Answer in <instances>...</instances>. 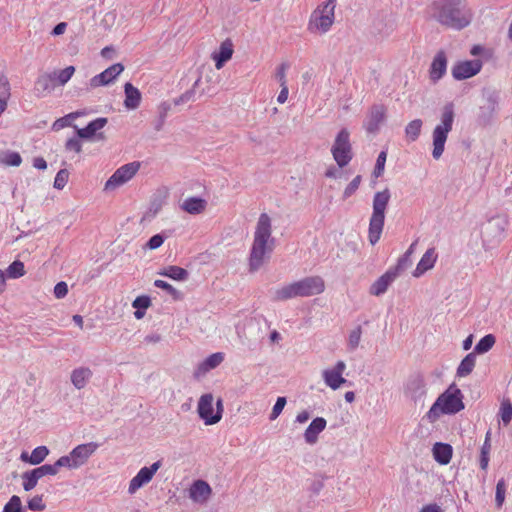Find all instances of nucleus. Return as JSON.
<instances>
[{
  "label": "nucleus",
  "instance_id": "nucleus-22",
  "mask_svg": "<svg viewBox=\"0 0 512 512\" xmlns=\"http://www.w3.org/2000/svg\"><path fill=\"white\" fill-rule=\"evenodd\" d=\"M224 360V354L221 352L213 353L205 358L195 369L194 376L199 378L209 372L210 370L218 367Z\"/></svg>",
  "mask_w": 512,
  "mask_h": 512
},
{
  "label": "nucleus",
  "instance_id": "nucleus-48",
  "mask_svg": "<svg viewBox=\"0 0 512 512\" xmlns=\"http://www.w3.org/2000/svg\"><path fill=\"white\" fill-rule=\"evenodd\" d=\"M505 492H506V483L505 480L502 478L497 482L496 485V495H495V502L497 507H501L505 500Z\"/></svg>",
  "mask_w": 512,
  "mask_h": 512
},
{
  "label": "nucleus",
  "instance_id": "nucleus-34",
  "mask_svg": "<svg viewBox=\"0 0 512 512\" xmlns=\"http://www.w3.org/2000/svg\"><path fill=\"white\" fill-rule=\"evenodd\" d=\"M496 342V338L493 334H487L482 337L479 342L475 345L473 353L484 354L492 349Z\"/></svg>",
  "mask_w": 512,
  "mask_h": 512
},
{
  "label": "nucleus",
  "instance_id": "nucleus-6",
  "mask_svg": "<svg viewBox=\"0 0 512 512\" xmlns=\"http://www.w3.org/2000/svg\"><path fill=\"white\" fill-rule=\"evenodd\" d=\"M454 122V107L452 103H448L443 107L441 114V123L438 124L433 130V151L432 156L434 159H439L445 147V142L448 133L452 130Z\"/></svg>",
  "mask_w": 512,
  "mask_h": 512
},
{
  "label": "nucleus",
  "instance_id": "nucleus-3",
  "mask_svg": "<svg viewBox=\"0 0 512 512\" xmlns=\"http://www.w3.org/2000/svg\"><path fill=\"white\" fill-rule=\"evenodd\" d=\"M464 409L463 395L454 384L438 396L426 413L430 423L437 421L441 415H453Z\"/></svg>",
  "mask_w": 512,
  "mask_h": 512
},
{
  "label": "nucleus",
  "instance_id": "nucleus-63",
  "mask_svg": "<svg viewBox=\"0 0 512 512\" xmlns=\"http://www.w3.org/2000/svg\"><path fill=\"white\" fill-rule=\"evenodd\" d=\"M288 87L287 85H284V86H281V91L277 97V101L280 103V104H283L287 101V98H288Z\"/></svg>",
  "mask_w": 512,
  "mask_h": 512
},
{
  "label": "nucleus",
  "instance_id": "nucleus-58",
  "mask_svg": "<svg viewBox=\"0 0 512 512\" xmlns=\"http://www.w3.org/2000/svg\"><path fill=\"white\" fill-rule=\"evenodd\" d=\"M288 65L283 63L281 64L276 71L275 77L280 82V86L286 85V70Z\"/></svg>",
  "mask_w": 512,
  "mask_h": 512
},
{
  "label": "nucleus",
  "instance_id": "nucleus-30",
  "mask_svg": "<svg viewBox=\"0 0 512 512\" xmlns=\"http://www.w3.org/2000/svg\"><path fill=\"white\" fill-rule=\"evenodd\" d=\"M56 87L55 76L52 73H45L40 75L34 86V90L38 95L49 93Z\"/></svg>",
  "mask_w": 512,
  "mask_h": 512
},
{
  "label": "nucleus",
  "instance_id": "nucleus-35",
  "mask_svg": "<svg viewBox=\"0 0 512 512\" xmlns=\"http://www.w3.org/2000/svg\"><path fill=\"white\" fill-rule=\"evenodd\" d=\"M22 163V157L18 152L7 151L0 156V164L4 166L18 167Z\"/></svg>",
  "mask_w": 512,
  "mask_h": 512
},
{
  "label": "nucleus",
  "instance_id": "nucleus-59",
  "mask_svg": "<svg viewBox=\"0 0 512 512\" xmlns=\"http://www.w3.org/2000/svg\"><path fill=\"white\" fill-rule=\"evenodd\" d=\"M170 109H171L170 103L162 102L158 106L159 118L165 120Z\"/></svg>",
  "mask_w": 512,
  "mask_h": 512
},
{
  "label": "nucleus",
  "instance_id": "nucleus-24",
  "mask_svg": "<svg viewBox=\"0 0 512 512\" xmlns=\"http://www.w3.org/2000/svg\"><path fill=\"white\" fill-rule=\"evenodd\" d=\"M437 257L435 248H429L418 262L416 269L413 271V276L418 278L426 271L432 269L436 263Z\"/></svg>",
  "mask_w": 512,
  "mask_h": 512
},
{
  "label": "nucleus",
  "instance_id": "nucleus-12",
  "mask_svg": "<svg viewBox=\"0 0 512 512\" xmlns=\"http://www.w3.org/2000/svg\"><path fill=\"white\" fill-rule=\"evenodd\" d=\"M161 466L162 462L158 460L149 467L141 468L129 482V494L136 493V491H138L142 486L148 484Z\"/></svg>",
  "mask_w": 512,
  "mask_h": 512
},
{
  "label": "nucleus",
  "instance_id": "nucleus-4",
  "mask_svg": "<svg viewBox=\"0 0 512 512\" xmlns=\"http://www.w3.org/2000/svg\"><path fill=\"white\" fill-rule=\"evenodd\" d=\"M473 19V12L460 0H449L439 9L437 20L442 25L461 30L467 27Z\"/></svg>",
  "mask_w": 512,
  "mask_h": 512
},
{
  "label": "nucleus",
  "instance_id": "nucleus-25",
  "mask_svg": "<svg viewBox=\"0 0 512 512\" xmlns=\"http://www.w3.org/2000/svg\"><path fill=\"white\" fill-rule=\"evenodd\" d=\"M233 55V43L230 39L223 41L219 47V51L212 54V59L215 61V67L221 69L225 62L230 60Z\"/></svg>",
  "mask_w": 512,
  "mask_h": 512
},
{
  "label": "nucleus",
  "instance_id": "nucleus-31",
  "mask_svg": "<svg viewBox=\"0 0 512 512\" xmlns=\"http://www.w3.org/2000/svg\"><path fill=\"white\" fill-rule=\"evenodd\" d=\"M48 454L49 450L46 446H38L33 449L31 454L22 452L20 459L24 462L30 463L31 465H38L45 460Z\"/></svg>",
  "mask_w": 512,
  "mask_h": 512
},
{
  "label": "nucleus",
  "instance_id": "nucleus-9",
  "mask_svg": "<svg viewBox=\"0 0 512 512\" xmlns=\"http://www.w3.org/2000/svg\"><path fill=\"white\" fill-rule=\"evenodd\" d=\"M333 159L340 168L347 166L353 158L352 144L350 142V132L342 128L335 137L331 147Z\"/></svg>",
  "mask_w": 512,
  "mask_h": 512
},
{
  "label": "nucleus",
  "instance_id": "nucleus-21",
  "mask_svg": "<svg viewBox=\"0 0 512 512\" xmlns=\"http://www.w3.org/2000/svg\"><path fill=\"white\" fill-rule=\"evenodd\" d=\"M447 57L443 50L438 51L430 66V78L436 82L446 73Z\"/></svg>",
  "mask_w": 512,
  "mask_h": 512
},
{
  "label": "nucleus",
  "instance_id": "nucleus-2",
  "mask_svg": "<svg viewBox=\"0 0 512 512\" xmlns=\"http://www.w3.org/2000/svg\"><path fill=\"white\" fill-rule=\"evenodd\" d=\"M324 290L325 281L321 276H308L274 290L273 300L280 302L298 297H312L323 293Z\"/></svg>",
  "mask_w": 512,
  "mask_h": 512
},
{
  "label": "nucleus",
  "instance_id": "nucleus-64",
  "mask_svg": "<svg viewBox=\"0 0 512 512\" xmlns=\"http://www.w3.org/2000/svg\"><path fill=\"white\" fill-rule=\"evenodd\" d=\"M310 414L308 411L304 410L297 414L296 416V422L298 423H305L309 420Z\"/></svg>",
  "mask_w": 512,
  "mask_h": 512
},
{
  "label": "nucleus",
  "instance_id": "nucleus-60",
  "mask_svg": "<svg viewBox=\"0 0 512 512\" xmlns=\"http://www.w3.org/2000/svg\"><path fill=\"white\" fill-rule=\"evenodd\" d=\"M66 29H67V23L60 22L53 28V30L51 31V35L60 36L65 33Z\"/></svg>",
  "mask_w": 512,
  "mask_h": 512
},
{
  "label": "nucleus",
  "instance_id": "nucleus-44",
  "mask_svg": "<svg viewBox=\"0 0 512 512\" xmlns=\"http://www.w3.org/2000/svg\"><path fill=\"white\" fill-rule=\"evenodd\" d=\"M25 274L24 264L21 261L12 262L7 268V275L9 278H19Z\"/></svg>",
  "mask_w": 512,
  "mask_h": 512
},
{
  "label": "nucleus",
  "instance_id": "nucleus-38",
  "mask_svg": "<svg viewBox=\"0 0 512 512\" xmlns=\"http://www.w3.org/2000/svg\"><path fill=\"white\" fill-rule=\"evenodd\" d=\"M499 416L505 426H507L512 420V403L508 398H504L501 401Z\"/></svg>",
  "mask_w": 512,
  "mask_h": 512
},
{
  "label": "nucleus",
  "instance_id": "nucleus-46",
  "mask_svg": "<svg viewBox=\"0 0 512 512\" xmlns=\"http://www.w3.org/2000/svg\"><path fill=\"white\" fill-rule=\"evenodd\" d=\"M3 512H23L22 502L19 496L13 495L5 504Z\"/></svg>",
  "mask_w": 512,
  "mask_h": 512
},
{
  "label": "nucleus",
  "instance_id": "nucleus-49",
  "mask_svg": "<svg viewBox=\"0 0 512 512\" xmlns=\"http://www.w3.org/2000/svg\"><path fill=\"white\" fill-rule=\"evenodd\" d=\"M68 178H69V172L66 169L59 170L54 179V184H53L54 188H56L58 190L63 189L68 182Z\"/></svg>",
  "mask_w": 512,
  "mask_h": 512
},
{
  "label": "nucleus",
  "instance_id": "nucleus-14",
  "mask_svg": "<svg viewBox=\"0 0 512 512\" xmlns=\"http://www.w3.org/2000/svg\"><path fill=\"white\" fill-rule=\"evenodd\" d=\"M481 68L480 60H466L453 66L452 75L457 80H464L478 74Z\"/></svg>",
  "mask_w": 512,
  "mask_h": 512
},
{
  "label": "nucleus",
  "instance_id": "nucleus-15",
  "mask_svg": "<svg viewBox=\"0 0 512 512\" xmlns=\"http://www.w3.org/2000/svg\"><path fill=\"white\" fill-rule=\"evenodd\" d=\"M124 70V66L121 63L113 64L112 66L105 69L100 74L92 77L89 81L90 88H97L100 86H106L112 83L118 75Z\"/></svg>",
  "mask_w": 512,
  "mask_h": 512
},
{
  "label": "nucleus",
  "instance_id": "nucleus-61",
  "mask_svg": "<svg viewBox=\"0 0 512 512\" xmlns=\"http://www.w3.org/2000/svg\"><path fill=\"white\" fill-rule=\"evenodd\" d=\"M420 512H443V510L441 509V507L438 504L433 503V504L424 505L420 509Z\"/></svg>",
  "mask_w": 512,
  "mask_h": 512
},
{
  "label": "nucleus",
  "instance_id": "nucleus-7",
  "mask_svg": "<svg viewBox=\"0 0 512 512\" xmlns=\"http://www.w3.org/2000/svg\"><path fill=\"white\" fill-rule=\"evenodd\" d=\"M336 0H327L311 14L308 30L315 34H324L330 30L335 18Z\"/></svg>",
  "mask_w": 512,
  "mask_h": 512
},
{
  "label": "nucleus",
  "instance_id": "nucleus-54",
  "mask_svg": "<svg viewBox=\"0 0 512 512\" xmlns=\"http://www.w3.org/2000/svg\"><path fill=\"white\" fill-rule=\"evenodd\" d=\"M387 154L385 151L380 152V154L377 157L376 165L373 171L374 176L380 177L384 171L385 162H386Z\"/></svg>",
  "mask_w": 512,
  "mask_h": 512
},
{
  "label": "nucleus",
  "instance_id": "nucleus-28",
  "mask_svg": "<svg viewBox=\"0 0 512 512\" xmlns=\"http://www.w3.org/2000/svg\"><path fill=\"white\" fill-rule=\"evenodd\" d=\"M124 93V106L129 110H134L138 108L142 99L141 92L139 91V89L128 82L124 85Z\"/></svg>",
  "mask_w": 512,
  "mask_h": 512
},
{
  "label": "nucleus",
  "instance_id": "nucleus-41",
  "mask_svg": "<svg viewBox=\"0 0 512 512\" xmlns=\"http://www.w3.org/2000/svg\"><path fill=\"white\" fill-rule=\"evenodd\" d=\"M362 336V328L360 325L355 327L353 330L350 331L349 337H348V349L350 351H354L359 346L360 340Z\"/></svg>",
  "mask_w": 512,
  "mask_h": 512
},
{
  "label": "nucleus",
  "instance_id": "nucleus-36",
  "mask_svg": "<svg viewBox=\"0 0 512 512\" xmlns=\"http://www.w3.org/2000/svg\"><path fill=\"white\" fill-rule=\"evenodd\" d=\"M422 128V120L415 119L405 127V135L410 141H415L419 137Z\"/></svg>",
  "mask_w": 512,
  "mask_h": 512
},
{
  "label": "nucleus",
  "instance_id": "nucleus-10",
  "mask_svg": "<svg viewBox=\"0 0 512 512\" xmlns=\"http://www.w3.org/2000/svg\"><path fill=\"white\" fill-rule=\"evenodd\" d=\"M404 396L415 404L424 402L427 393L426 377L421 372L409 375L403 387Z\"/></svg>",
  "mask_w": 512,
  "mask_h": 512
},
{
  "label": "nucleus",
  "instance_id": "nucleus-62",
  "mask_svg": "<svg viewBox=\"0 0 512 512\" xmlns=\"http://www.w3.org/2000/svg\"><path fill=\"white\" fill-rule=\"evenodd\" d=\"M33 166L39 170H45L47 168V162L42 157H36L33 160Z\"/></svg>",
  "mask_w": 512,
  "mask_h": 512
},
{
  "label": "nucleus",
  "instance_id": "nucleus-32",
  "mask_svg": "<svg viewBox=\"0 0 512 512\" xmlns=\"http://www.w3.org/2000/svg\"><path fill=\"white\" fill-rule=\"evenodd\" d=\"M476 364V355L471 352L467 354L462 361L460 362L458 368H457V375L459 377H466L468 376L474 369Z\"/></svg>",
  "mask_w": 512,
  "mask_h": 512
},
{
  "label": "nucleus",
  "instance_id": "nucleus-43",
  "mask_svg": "<svg viewBox=\"0 0 512 512\" xmlns=\"http://www.w3.org/2000/svg\"><path fill=\"white\" fill-rule=\"evenodd\" d=\"M78 135L67 139L64 145L65 152L80 154L82 152V142Z\"/></svg>",
  "mask_w": 512,
  "mask_h": 512
},
{
  "label": "nucleus",
  "instance_id": "nucleus-8",
  "mask_svg": "<svg viewBox=\"0 0 512 512\" xmlns=\"http://www.w3.org/2000/svg\"><path fill=\"white\" fill-rule=\"evenodd\" d=\"M97 448L98 444L95 442L80 444L73 448L68 455L60 457L57 460V465L68 469H77L88 461Z\"/></svg>",
  "mask_w": 512,
  "mask_h": 512
},
{
  "label": "nucleus",
  "instance_id": "nucleus-18",
  "mask_svg": "<svg viewBox=\"0 0 512 512\" xmlns=\"http://www.w3.org/2000/svg\"><path fill=\"white\" fill-rule=\"evenodd\" d=\"M212 495V488L204 480H196L189 488L190 499L199 504L206 503Z\"/></svg>",
  "mask_w": 512,
  "mask_h": 512
},
{
  "label": "nucleus",
  "instance_id": "nucleus-40",
  "mask_svg": "<svg viewBox=\"0 0 512 512\" xmlns=\"http://www.w3.org/2000/svg\"><path fill=\"white\" fill-rule=\"evenodd\" d=\"M22 486L25 491L34 489L40 480L33 470L26 471L22 474Z\"/></svg>",
  "mask_w": 512,
  "mask_h": 512
},
{
  "label": "nucleus",
  "instance_id": "nucleus-1",
  "mask_svg": "<svg viewBox=\"0 0 512 512\" xmlns=\"http://www.w3.org/2000/svg\"><path fill=\"white\" fill-rule=\"evenodd\" d=\"M275 246L272 237L271 218L267 213H261L254 231L253 243L249 255V271H258L270 258Z\"/></svg>",
  "mask_w": 512,
  "mask_h": 512
},
{
  "label": "nucleus",
  "instance_id": "nucleus-13",
  "mask_svg": "<svg viewBox=\"0 0 512 512\" xmlns=\"http://www.w3.org/2000/svg\"><path fill=\"white\" fill-rule=\"evenodd\" d=\"M214 397L211 393L203 394L198 401L197 412L206 425H214L220 421L213 408Z\"/></svg>",
  "mask_w": 512,
  "mask_h": 512
},
{
  "label": "nucleus",
  "instance_id": "nucleus-16",
  "mask_svg": "<svg viewBox=\"0 0 512 512\" xmlns=\"http://www.w3.org/2000/svg\"><path fill=\"white\" fill-rule=\"evenodd\" d=\"M386 118V108L384 105L376 104L373 105L366 117L364 122V128L368 133H376L380 125L384 122Z\"/></svg>",
  "mask_w": 512,
  "mask_h": 512
},
{
  "label": "nucleus",
  "instance_id": "nucleus-50",
  "mask_svg": "<svg viewBox=\"0 0 512 512\" xmlns=\"http://www.w3.org/2000/svg\"><path fill=\"white\" fill-rule=\"evenodd\" d=\"M154 286L160 289L165 290L168 294H170L174 299L180 298V292L175 289L172 285H170L168 282L163 280H155Z\"/></svg>",
  "mask_w": 512,
  "mask_h": 512
},
{
  "label": "nucleus",
  "instance_id": "nucleus-52",
  "mask_svg": "<svg viewBox=\"0 0 512 512\" xmlns=\"http://www.w3.org/2000/svg\"><path fill=\"white\" fill-rule=\"evenodd\" d=\"M286 398L285 397H278L276 400V403L274 404L272 408V412L269 416L270 420H275L279 417V415L282 413L285 405H286Z\"/></svg>",
  "mask_w": 512,
  "mask_h": 512
},
{
  "label": "nucleus",
  "instance_id": "nucleus-5",
  "mask_svg": "<svg viewBox=\"0 0 512 512\" xmlns=\"http://www.w3.org/2000/svg\"><path fill=\"white\" fill-rule=\"evenodd\" d=\"M390 198L391 193L388 188L374 194L372 204L373 211L369 220L368 229V239L372 245H375L381 237L385 222V212Z\"/></svg>",
  "mask_w": 512,
  "mask_h": 512
},
{
  "label": "nucleus",
  "instance_id": "nucleus-11",
  "mask_svg": "<svg viewBox=\"0 0 512 512\" xmlns=\"http://www.w3.org/2000/svg\"><path fill=\"white\" fill-rule=\"evenodd\" d=\"M140 162L134 161L119 167L106 181L104 191L112 192L128 183L139 171Z\"/></svg>",
  "mask_w": 512,
  "mask_h": 512
},
{
  "label": "nucleus",
  "instance_id": "nucleus-17",
  "mask_svg": "<svg viewBox=\"0 0 512 512\" xmlns=\"http://www.w3.org/2000/svg\"><path fill=\"white\" fill-rule=\"evenodd\" d=\"M346 364L343 361H338L332 369L323 371V379L325 384L333 390L338 389L342 384L346 383V379L342 376Z\"/></svg>",
  "mask_w": 512,
  "mask_h": 512
},
{
  "label": "nucleus",
  "instance_id": "nucleus-47",
  "mask_svg": "<svg viewBox=\"0 0 512 512\" xmlns=\"http://www.w3.org/2000/svg\"><path fill=\"white\" fill-rule=\"evenodd\" d=\"M411 265V256L409 254H403L396 264V266L390 268L391 271L395 272V275L398 277L401 272L407 269Z\"/></svg>",
  "mask_w": 512,
  "mask_h": 512
},
{
  "label": "nucleus",
  "instance_id": "nucleus-55",
  "mask_svg": "<svg viewBox=\"0 0 512 512\" xmlns=\"http://www.w3.org/2000/svg\"><path fill=\"white\" fill-rule=\"evenodd\" d=\"M135 309L146 310L151 306V299L149 296L142 295L138 296L132 303Z\"/></svg>",
  "mask_w": 512,
  "mask_h": 512
},
{
  "label": "nucleus",
  "instance_id": "nucleus-45",
  "mask_svg": "<svg viewBox=\"0 0 512 512\" xmlns=\"http://www.w3.org/2000/svg\"><path fill=\"white\" fill-rule=\"evenodd\" d=\"M80 115H82L81 112H72V113H69L67 114L66 116L62 117V118H59L58 120L55 121V123L53 124V128L55 129H61V128H64V127H67V126H73L72 122L77 118L79 117Z\"/></svg>",
  "mask_w": 512,
  "mask_h": 512
},
{
  "label": "nucleus",
  "instance_id": "nucleus-56",
  "mask_svg": "<svg viewBox=\"0 0 512 512\" xmlns=\"http://www.w3.org/2000/svg\"><path fill=\"white\" fill-rule=\"evenodd\" d=\"M165 237L161 234H156L152 236L149 241L146 243V247L150 250H155L162 246L164 243Z\"/></svg>",
  "mask_w": 512,
  "mask_h": 512
},
{
  "label": "nucleus",
  "instance_id": "nucleus-19",
  "mask_svg": "<svg viewBox=\"0 0 512 512\" xmlns=\"http://www.w3.org/2000/svg\"><path fill=\"white\" fill-rule=\"evenodd\" d=\"M108 120L105 117L97 118L93 121H91L86 127L84 128H77L74 126L77 130V135L79 138L82 139H91L93 137H97L98 139H103V133H97L99 130L105 127Z\"/></svg>",
  "mask_w": 512,
  "mask_h": 512
},
{
  "label": "nucleus",
  "instance_id": "nucleus-42",
  "mask_svg": "<svg viewBox=\"0 0 512 512\" xmlns=\"http://www.w3.org/2000/svg\"><path fill=\"white\" fill-rule=\"evenodd\" d=\"M490 449H491L490 432L488 431L486 434L484 444L481 448V457H480V467L484 470L488 466Z\"/></svg>",
  "mask_w": 512,
  "mask_h": 512
},
{
  "label": "nucleus",
  "instance_id": "nucleus-51",
  "mask_svg": "<svg viewBox=\"0 0 512 512\" xmlns=\"http://www.w3.org/2000/svg\"><path fill=\"white\" fill-rule=\"evenodd\" d=\"M361 176L360 175H357L348 185L347 187L345 188L344 192H343V199H348L349 197H351L356 191L357 189L359 188L360 186V183H361Z\"/></svg>",
  "mask_w": 512,
  "mask_h": 512
},
{
  "label": "nucleus",
  "instance_id": "nucleus-37",
  "mask_svg": "<svg viewBox=\"0 0 512 512\" xmlns=\"http://www.w3.org/2000/svg\"><path fill=\"white\" fill-rule=\"evenodd\" d=\"M75 72L74 66H68L62 70L52 72L53 76H55L56 86L57 85H65L73 76Z\"/></svg>",
  "mask_w": 512,
  "mask_h": 512
},
{
  "label": "nucleus",
  "instance_id": "nucleus-39",
  "mask_svg": "<svg viewBox=\"0 0 512 512\" xmlns=\"http://www.w3.org/2000/svg\"><path fill=\"white\" fill-rule=\"evenodd\" d=\"M63 467L62 465H57V461L54 464H44L40 467L33 469L34 473L37 475L39 479L44 476H53L56 475L59 471V468Z\"/></svg>",
  "mask_w": 512,
  "mask_h": 512
},
{
  "label": "nucleus",
  "instance_id": "nucleus-20",
  "mask_svg": "<svg viewBox=\"0 0 512 512\" xmlns=\"http://www.w3.org/2000/svg\"><path fill=\"white\" fill-rule=\"evenodd\" d=\"M93 376V372L89 367L80 366L72 370L70 380L72 385L81 390L86 387Z\"/></svg>",
  "mask_w": 512,
  "mask_h": 512
},
{
  "label": "nucleus",
  "instance_id": "nucleus-53",
  "mask_svg": "<svg viewBox=\"0 0 512 512\" xmlns=\"http://www.w3.org/2000/svg\"><path fill=\"white\" fill-rule=\"evenodd\" d=\"M28 508L32 511H43L46 508L42 495H36L28 501Z\"/></svg>",
  "mask_w": 512,
  "mask_h": 512
},
{
  "label": "nucleus",
  "instance_id": "nucleus-57",
  "mask_svg": "<svg viewBox=\"0 0 512 512\" xmlns=\"http://www.w3.org/2000/svg\"><path fill=\"white\" fill-rule=\"evenodd\" d=\"M68 293V286L65 282H58L54 287V295L56 298L61 299Z\"/></svg>",
  "mask_w": 512,
  "mask_h": 512
},
{
  "label": "nucleus",
  "instance_id": "nucleus-29",
  "mask_svg": "<svg viewBox=\"0 0 512 512\" xmlns=\"http://www.w3.org/2000/svg\"><path fill=\"white\" fill-rule=\"evenodd\" d=\"M207 201L200 197H188L181 204L182 210L191 214L198 215L205 211Z\"/></svg>",
  "mask_w": 512,
  "mask_h": 512
},
{
  "label": "nucleus",
  "instance_id": "nucleus-33",
  "mask_svg": "<svg viewBox=\"0 0 512 512\" xmlns=\"http://www.w3.org/2000/svg\"><path fill=\"white\" fill-rule=\"evenodd\" d=\"M159 274L177 281H185L189 276V273L186 269L174 265L168 266L163 271L159 272Z\"/></svg>",
  "mask_w": 512,
  "mask_h": 512
},
{
  "label": "nucleus",
  "instance_id": "nucleus-26",
  "mask_svg": "<svg viewBox=\"0 0 512 512\" xmlns=\"http://www.w3.org/2000/svg\"><path fill=\"white\" fill-rule=\"evenodd\" d=\"M327 425L323 417H317L309 424L304 432L305 441L308 444H315L318 440L319 434L325 429Z\"/></svg>",
  "mask_w": 512,
  "mask_h": 512
},
{
  "label": "nucleus",
  "instance_id": "nucleus-27",
  "mask_svg": "<svg viewBox=\"0 0 512 512\" xmlns=\"http://www.w3.org/2000/svg\"><path fill=\"white\" fill-rule=\"evenodd\" d=\"M433 457L440 465H447L451 461L453 449L450 444L437 442L432 448Z\"/></svg>",
  "mask_w": 512,
  "mask_h": 512
},
{
  "label": "nucleus",
  "instance_id": "nucleus-23",
  "mask_svg": "<svg viewBox=\"0 0 512 512\" xmlns=\"http://www.w3.org/2000/svg\"><path fill=\"white\" fill-rule=\"evenodd\" d=\"M397 276L394 271L387 270L382 276H380L370 287V294L374 296H380L384 294L388 287L395 281Z\"/></svg>",
  "mask_w": 512,
  "mask_h": 512
}]
</instances>
